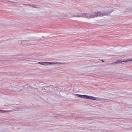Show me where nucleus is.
Segmentation results:
<instances>
[{"mask_svg":"<svg viewBox=\"0 0 132 132\" xmlns=\"http://www.w3.org/2000/svg\"><path fill=\"white\" fill-rule=\"evenodd\" d=\"M38 63L44 65H47L51 64H62V63L60 62H38Z\"/></svg>","mask_w":132,"mask_h":132,"instance_id":"1","label":"nucleus"},{"mask_svg":"<svg viewBox=\"0 0 132 132\" xmlns=\"http://www.w3.org/2000/svg\"><path fill=\"white\" fill-rule=\"evenodd\" d=\"M94 13L96 18L98 17H101L105 15V14L104 12H102L101 11H98Z\"/></svg>","mask_w":132,"mask_h":132,"instance_id":"2","label":"nucleus"},{"mask_svg":"<svg viewBox=\"0 0 132 132\" xmlns=\"http://www.w3.org/2000/svg\"><path fill=\"white\" fill-rule=\"evenodd\" d=\"M126 11L129 13L132 12V4H129L127 5L126 9Z\"/></svg>","mask_w":132,"mask_h":132,"instance_id":"3","label":"nucleus"},{"mask_svg":"<svg viewBox=\"0 0 132 132\" xmlns=\"http://www.w3.org/2000/svg\"><path fill=\"white\" fill-rule=\"evenodd\" d=\"M86 99H88L92 100H98V98L94 96L86 95Z\"/></svg>","mask_w":132,"mask_h":132,"instance_id":"4","label":"nucleus"},{"mask_svg":"<svg viewBox=\"0 0 132 132\" xmlns=\"http://www.w3.org/2000/svg\"><path fill=\"white\" fill-rule=\"evenodd\" d=\"M66 18L73 17V13H69L65 14L64 16Z\"/></svg>","mask_w":132,"mask_h":132,"instance_id":"5","label":"nucleus"},{"mask_svg":"<svg viewBox=\"0 0 132 132\" xmlns=\"http://www.w3.org/2000/svg\"><path fill=\"white\" fill-rule=\"evenodd\" d=\"M96 18L94 13H88V18Z\"/></svg>","mask_w":132,"mask_h":132,"instance_id":"6","label":"nucleus"},{"mask_svg":"<svg viewBox=\"0 0 132 132\" xmlns=\"http://www.w3.org/2000/svg\"><path fill=\"white\" fill-rule=\"evenodd\" d=\"M80 17L85 18H88V13H80Z\"/></svg>","mask_w":132,"mask_h":132,"instance_id":"7","label":"nucleus"},{"mask_svg":"<svg viewBox=\"0 0 132 132\" xmlns=\"http://www.w3.org/2000/svg\"><path fill=\"white\" fill-rule=\"evenodd\" d=\"M113 11L112 9L109 10L107 12H104L105 14V15H108L110 14Z\"/></svg>","mask_w":132,"mask_h":132,"instance_id":"8","label":"nucleus"},{"mask_svg":"<svg viewBox=\"0 0 132 132\" xmlns=\"http://www.w3.org/2000/svg\"><path fill=\"white\" fill-rule=\"evenodd\" d=\"M76 95L77 96L80 97L81 98L86 99V95H82L79 94H76Z\"/></svg>","mask_w":132,"mask_h":132,"instance_id":"9","label":"nucleus"},{"mask_svg":"<svg viewBox=\"0 0 132 132\" xmlns=\"http://www.w3.org/2000/svg\"><path fill=\"white\" fill-rule=\"evenodd\" d=\"M132 61V59H127L126 60H124L123 61H121L120 62L121 63L124 64L125 63H128L129 61Z\"/></svg>","mask_w":132,"mask_h":132,"instance_id":"10","label":"nucleus"},{"mask_svg":"<svg viewBox=\"0 0 132 132\" xmlns=\"http://www.w3.org/2000/svg\"><path fill=\"white\" fill-rule=\"evenodd\" d=\"M73 17L80 18V13H73Z\"/></svg>","mask_w":132,"mask_h":132,"instance_id":"11","label":"nucleus"},{"mask_svg":"<svg viewBox=\"0 0 132 132\" xmlns=\"http://www.w3.org/2000/svg\"><path fill=\"white\" fill-rule=\"evenodd\" d=\"M9 112V111L0 110V112L3 113H7Z\"/></svg>","mask_w":132,"mask_h":132,"instance_id":"12","label":"nucleus"},{"mask_svg":"<svg viewBox=\"0 0 132 132\" xmlns=\"http://www.w3.org/2000/svg\"><path fill=\"white\" fill-rule=\"evenodd\" d=\"M31 6V7H32L34 8H37L38 7L37 6L35 5H32Z\"/></svg>","mask_w":132,"mask_h":132,"instance_id":"13","label":"nucleus"},{"mask_svg":"<svg viewBox=\"0 0 132 132\" xmlns=\"http://www.w3.org/2000/svg\"><path fill=\"white\" fill-rule=\"evenodd\" d=\"M121 62V61H117V62H114V63H112V64H117L118 63H119V62Z\"/></svg>","mask_w":132,"mask_h":132,"instance_id":"14","label":"nucleus"}]
</instances>
